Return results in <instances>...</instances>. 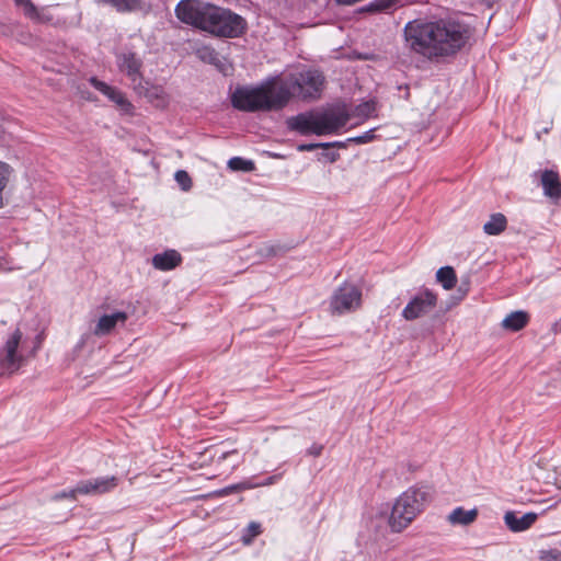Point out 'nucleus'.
Instances as JSON below:
<instances>
[{
  "label": "nucleus",
  "instance_id": "nucleus-2",
  "mask_svg": "<svg viewBox=\"0 0 561 561\" xmlns=\"http://www.w3.org/2000/svg\"><path fill=\"white\" fill-rule=\"evenodd\" d=\"M175 14L180 21L221 37H238L247 25L242 16L229 9L194 0L180 1Z\"/></svg>",
  "mask_w": 561,
  "mask_h": 561
},
{
  "label": "nucleus",
  "instance_id": "nucleus-23",
  "mask_svg": "<svg viewBox=\"0 0 561 561\" xmlns=\"http://www.w3.org/2000/svg\"><path fill=\"white\" fill-rule=\"evenodd\" d=\"M376 112V103L374 101H366L358 104L354 110V116L359 118H369Z\"/></svg>",
  "mask_w": 561,
  "mask_h": 561
},
{
  "label": "nucleus",
  "instance_id": "nucleus-4",
  "mask_svg": "<svg viewBox=\"0 0 561 561\" xmlns=\"http://www.w3.org/2000/svg\"><path fill=\"white\" fill-rule=\"evenodd\" d=\"M350 121L345 108L335 107L323 112L300 113L287 119L290 130L301 135L317 136L337 134Z\"/></svg>",
  "mask_w": 561,
  "mask_h": 561
},
{
  "label": "nucleus",
  "instance_id": "nucleus-5",
  "mask_svg": "<svg viewBox=\"0 0 561 561\" xmlns=\"http://www.w3.org/2000/svg\"><path fill=\"white\" fill-rule=\"evenodd\" d=\"M430 489L411 486L402 492L393 502L388 525L393 533H401L425 510L431 502Z\"/></svg>",
  "mask_w": 561,
  "mask_h": 561
},
{
  "label": "nucleus",
  "instance_id": "nucleus-33",
  "mask_svg": "<svg viewBox=\"0 0 561 561\" xmlns=\"http://www.w3.org/2000/svg\"><path fill=\"white\" fill-rule=\"evenodd\" d=\"M375 138H376L375 129H369L359 136L348 138L347 142H355L357 145H363V144L371 142Z\"/></svg>",
  "mask_w": 561,
  "mask_h": 561
},
{
  "label": "nucleus",
  "instance_id": "nucleus-13",
  "mask_svg": "<svg viewBox=\"0 0 561 561\" xmlns=\"http://www.w3.org/2000/svg\"><path fill=\"white\" fill-rule=\"evenodd\" d=\"M538 515L529 512L522 516L514 511H508L504 514V524L513 533H522L529 529L537 520Z\"/></svg>",
  "mask_w": 561,
  "mask_h": 561
},
{
  "label": "nucleus",
  "instance_id": "nucleus-31",
  "mask_svg": "<svg viewBox=\"0 0 561 561\" xmlns=\"http://www.w3.org/2000/svg\"><path fill=\"white\" fill-rule=\"evenodd\" d=\"M399 0H374L369 4V9L373 11H389L396 8Z\"/></svg>",
  "mask_w": 561,
  "mask_h": 561
},
{
  "label": "nucleus",
  "instance_id": "nucleus-24",
  "mask_svg": "<svg viewBox=\"0 0 561 561\" xmlns=\"http://www.w3.org/2000/svg\"><path fill=\"white\" fill-rule=\"evenodd\" d=\"M110 101L113 102L124 113H131L134 108L133 104L121 90H117L116 93L112 95Z\"/></svg>",
  "mask_w": 561,
  "mask_h": 561
},
{
  "label": "nucleus",
  "instance_id": "nucleus-1",
  "mask_svg": "<svg viewBox=\"0 0 561 561\" xmlns=\"http://www.w3.org/2000/svg\"><path fill=\"white\" fill-rule=\"evenodd\" d=\"M471 35L469 25L454 19L415 20L404 27L409 48L428 59L454 56L466 46Z\"/></svg>",
  "mask_w": 561,
  "mask_h": 561
},
{
  "label": "nucleus",
  "instance_id": "nucleus-16",
  "mask_svg": "<svg viewBox=\"0 0 561 561\" xmlns=\"http://www.w3.org/2000/svg\"><path fill=\"white\" fill-rule=\"evenodd\" d=\"M479 515L478 508L465 510L462 506L454 508L446 517L451 526H469L473 524Z\"/></svg>",
  "mask_w": 561,
  "mask_h": 561
},
{
  "label": "nucleus",
  "instance_id": "nucleus-18",
  "mask_svg": "<svg viewBox=\"0 0 561 561\" xmlns=\"http://www.w3.org/2000/svg\"><path fill=\"white\" fill-rule=\"evenodd\" d=\"M528 322L529 314L526 311H513L503 319L502 328L511 332H517L524 329Z\"/></svg>",
  "mask_w": 561,
  "mask_h": 561
},
{
  "label": "nucleus",
  "instance_id": "nucleus-21",
  "mask_svg": "<svg viewBox=\"0 0 561 561\" xmlns=\"http://www.w3.org/2000/svg\"><path fill=\"white\" fill-rule=\"evenodd\" d=\"M436 278L446 290L453 289L457 283L456 273L450 266L440 267L436 273Z\"/></svg>",
  "mask_w": 561,
  "mask_h": 561
},
{
  "label": "nucleus",
  "instance_id": "nucleus-27",
  "mask_svg": "<svg viewBox=\"0 0 561 561\" xmlns=\"http://www.w3.org/2000/svg\"><path fill=\"white\" fill-rule=\"evenodd\" d=\"M261 525L256 522H251L244 529L241 540L244 545H250L252 540L261 534Z\"/></svg>",
  "mask_w": 561,
  "mask_h": 561
},
{
  "label": "nucleus",
  "instance_id": "nucleus-36",
  "mask_svg": "<svg viewBox=\"0 0 561 561\" xmlns=\"http://www.w3.org/2000/svg\"><path fill=\"white\" fill-rule=\"evenodd\" d=\"M62 499H72L75 500L76 497H72L70 494H69V491H62V492H59V493H56L54 496H53V500H62Z\"/></svg>",
  "mask_w": 561,
  "mask_h": 561
},
{
  "label": "nucleus",
  "instance_id": "nucleus-15",
  "mask_svg": "<svg viewBox=\"0 0 561 561\" xmlns=\"http://www.w3.org/2000/svg\"><path fill=\"white\" fill-rule=\"evenodd\" d=\"M543 194L551 199L561 198V181L557 172L545 170L540 178Z\"/></svg>",
  "mask_w": 561,
  "mask_h": 561
},
{
  "label": "nucleus",
  "instance_id": "nucleus-20",
  "mask_svg": "<svg viewBox=\"0 0 561 561\" xmlns=\"http://www.w3.org/2000/svg\"><path fill=\"white\" fill-rule=\"evenodd\" d=\"M99 4L110 5L119 13H127L140 8V0H98Z\"/></svg>",
  "mask_w": 561,
  "mask_h": 561
},
{
  "label": "nucleus",
  "instance_id": "nucleus-28",
  "mask_svg": "<svg viewBox=\"0 0 561 561\" xmlns=\"http://www.w3.org/2000/svg\"><path fill=\"white\" fill-rule=\"evenodd\" d=\"M197 56L205 62L217 65L219 61V56L215 51V49L204 46L197 50Z\"/></svg>",
  "mask_w": 561,
  "mask_h": 561
},
{
  "label": "nucleus",
  "instance_id": "nucleus-25",
  "mask_svg": "<svg viewBox=\"0 0 561 561\" xmlns=\"http://www.w3.org/2000/svg\"><path fill=\"white\" fill-rule=\"evenodd\" d=\"M89 82L91 83L92 87H94L98 91H100L103 95H105L108 100L112 98V95H114L116 93V91L118 90L117 88L115 87H112L110 84H107L106 82L104 81H101L99 80L98 78L95 77H91L89 79Z\"/></svg>",
  "mask_w": 561,
  "mask_h": 561
},
{
  "label": "nucleus",
  "instance_id": "nucleus-29",
  "mask_svg": "<svg viewBox=\"0 0 561 561\" xmlns=\"http://www.w3.org/2000/svg\"><path fill=\"white\" fill-rule=\"evenodd\" d=\"M329 147H337L345 148V142L334 141V142H322V144H301L297 147V150L300 152L304 151H312L317 148H329Z\"/></svg>",
  "mask_w": 561,
  "mask_h": 561
},
{
  "label": "nucleus",
  "instance_id": "nucleus-10",
  "mask_svg": "<svg viewBox=\"0 0 561 561\" xmlns=\"http://www.w3.org/2000/svg\"><path fill=\"white\" fill-rule=\"evenodd\" d=\"M437 305V295L430 289L419 291L402 310V317L412 321L428 314Z\"/></svg>",
  "mask_w": 561,
  "mask_h": 561
},
{
  "label": "nucleus",
  "instance_id": "nucleus-7",
  "mask_svg": "<svg viewBox=\"0 0 561 561\" xmlns=\"http://www.w3.org/2000/svg\"><path fill=\"white\" fill-rule=\"evenodd\" d=\"M22 337V331L16 328L8 334L0 348V366L8 374L18 371L24 364L25 356L20 348Z\"/></svg>",
  "mask_w": 561,
  "mask_h": 561
},
{
  "label": "nucleus",
  "instance_id": "nucleus-22",
  "mask_svg": "<svg viewBox=\"0 0 561 561\" xmlns=\"http://www.w3.org/2000/svg\"><path fill=\"white\" fill-rule=\"evenodd\" d=\"M11 174V167L5 162L0 161V208L3 206V191L10 181Z\"/></svg>",
  "mask_w": 561,
  "mask_h": 561
},
{
  "label": "nucleus",
  "instance_id": "nucleus-14",
  "mask_svg": "<svg viewBox=\"0 0 561 561\" xmlns=\"http://www.w3.org/2000/svg\"><path fill=\"white\" fill-rule=\"evenodd\" d=\"M128 319V314L124 311H116L112 314L102 316L93 330L96 336H104L110 334L117 324L124 325Z\"/></svg>",
  "mask_w": 561,
  "mask_h": 561
},
{
  "label": "nucleus",
  "instance_id": "nucleus-26",
  "mask_svg": "<svg viewBox=\"0 0 561 561\" xmlns=\"http://www.w3.org/2000/svg\"><path fill=\"white\" fill-rule=\"evenodd\" d=\"M228 167L234 171H252L254 170V163L251 160H245L240 157L231 158L228 161Z\"/></svg>",
  "mask_w": 561,
  "mask_h": 561
},
{
  "label": "nucleus",
  "instance_id": "nucleus-32",
  "mask_svg": "<svg viewBox=\"0 0 561 561\" xmlns=\"http://www.w3.org/2000/svg\"><path fill=\"white\" fill-rule=\"evenodd\" d=\"M175 181L179 183L183 191H188L192 187V180L188 173L184 170L175 172Z\"/></svg>",
  "mask_w": 561,
  "mask_h": 561
},
{
  "label": "nucleus",
  "instance_id": "nucleus-38",
  "mask_svg": "<svg viewBox=\"0 0 561 561\" xmlns=\"http://www.w3.org/2000/svg\"><path fill=\"white\" fill-rule=\"evenodd\" d=\"M311 453H312L313 455H316V456L320 455V453H321V447H319V448H314Z\"/></svg>",
  "mask_w": 561,
  "mask_h": 561
},
{
  "label": "nucleus",
  "instance_id": "nucleus-19",
  "mask_svg": "<svg viewBox=\"0 0 561 561\" xmlns=\"http://www.w3.org/2000/svg\"><path fill=\"white\" fill-rule=\"evenodd\" d=\"M506 226V217L496 213L491 215L490 219L483 225V231L489 236H497L505 230Z\"/></svg>",
  "mask_w": 561,
  "mask_h": 561
},
{
  "label": "nucleus",
  "instance_id": "nucleus-30",
  "mask_svg": "<svg viewBox=\"0 0 561 561\" xmlns=\"http://www.w3.org/2000/svg\"><path fill=\"white\" fill-rule=\"evenodd\" d=\"M16 5L21 7L23 9V12L25 16L32 20L38 19V12L36 7L32 3L31 0H14Z\"/></svg>",
  "mask_w": 561,
  "mask_h": 561
},
{
  "label": "nucleus",
  "instance_id": "nucleus-12",
  "mask_svg": "<svg viewBox=\"0 0 561 561\" xmlns=\"http://www.w3.org/2000/svg\"><path fill=\"white\" fill-rule=\"evenodd\" d=\"M137 94L145 96L156 107L164 108L168 106L170 98L162 85L150 83L149 81H141V88L139 91H135Z\"/></svg>",
  "mask_w": 561,
  "mask_h": 561
},
{
  "label": "nucleus",
  "instance_id": "nucleus-34",
  "mask_svg": "<svg viewBox=\"0 0 561 561\" xmlns=\"http://www.w3.org/2000/svg\"><path fill=\"white\" fill-rule=\"evenodd\" d=\"M540 561H561V552L557 549L540 551Z\"/></svg>",
  "mask_w": 561,
  "mask_h": 561
},
{
  "label": "nucleus",
  "instance_id": "nucleus-37",
  "mask_svg": "<svg viewBox=\"0 0 561 561\" xmlns=\"http://www.w3.org/2000/svg\"><path fill=\"white\" fill-rule=\"evenodd\" d=\"M237 454V450L225 451L218 457V461L225 460L228 456Z\"/></svg>",
  "mask_w": 561,
  "mask_h": 561
},
{
  "label": "nucleus",
  "instance_id": "nucleus-11",
  "mask_svg": "<svg viewBox=\"0 0 561 561\" xmlns=\"http://www.w3.org/2000/svg\"><path fill=\"white\" fill-rule=\"evenodd\" d=\"M118 479L114 476L99 477L95 479L80 481L73 489L69 490V494L76 497L81 495H100L112 491L117 486Z\"/></svg>",
  "mask_w": 561,
  "mask_h": 561
},
{
  "label": "nucleus",
  "instance_id": "nucleus-6",
  "mask_svg": "<svg viewBox=\"0 0 561 561\" xmlns=\"http://www.w3.org/2000/svg\"><path fill=\"white\" fill-rule=\"evenodd\" d=\"M324 84V77L314 69H307L297 73H290L285 80L279 78L278 85H286L291 93V99L316 100L320 96Z\"/></svg>",
  "mask_w": 561,
  "mask_h": 561
},
{
  "label": "nucleus",
  "instance_id": "nucleus-17",
  "mask_svg": "<svg viewBox=\"0 0 561 561\" xmlns=\"http://www.w3.org/2000/svg\"><path fill=\"white\" fill-rule=\"evenodd\" d=\"M182 262V256L176 250H167L152 257V265L159 271H170Z\"/></svg>",
  "mask_w": 561,
  "mask_h": 561
},
{
  "label": "nucleus",
  "instance_id": "nucleus-3",
  "mask_svg": "<svg viewBox=\"0 0 561 561\" xmlns=\"http://www.w3.org/2000/svg\"><path fill=\"white\" fill-rule=\"evenodd\" d=\"M279 76L271 77L257 85L238 87L231 94V104L243 112H272L287 106L291 100L288 87L278 85Z\"/></svg>",
  "mask_w": 561,
  "mask_h": 561
},
{
  "label": "nucleus",
  "instance_id": "nucleus-35",
  "mask_svg": "<svg viewBox=\"0 0 561 561\" xmlns=\"http://www.w3.org/2000/svg\"><path fill=\"white\" fill-rule=\"evenodd\" d=\"M277 476H273V477H270L267 478L264 482L260 483V484H255L254 486H257V485H271L273 483H275V481L277 480ZM253 485H249L247 483H241L239 485H237L236 488H239V489H249V488H252Z\"/></svg>",
  "mask_w": 561,
  "mask_h": 561
},
{
  "label": "nucleus",
  "instance_id": "nucleus-9",
  "mask_svg": "<svg viewBox=\"0 0 561 561\" xmlns=\"http://www.w3.org/2000/svg\"><path fill=\"white\" fill-rule=\"evenodd\" d=\"M116 66L121 73L127 77L134 91H139L144 80L142 59L131 50L116 54Z\"/></svg>",
  "mask_w": 561,
  "mask_h": 561
},
{
  "label": "nucleus",
  "instance_id": "nucleus-8",
  "mask_svg": "<svg viewBox=\"0 0 561 561\" xmlns=\"http://www.w3.org/2000/svg\"><path fill=\"white\" fill-rule=\"evenodd\" d=\"M360 305L362 290L350 283L342 284L330 298V310L333 314L355 311Z\"/></svg>",
  "mask_w": 561,
  "mask_h": 561
}]
</instances>
